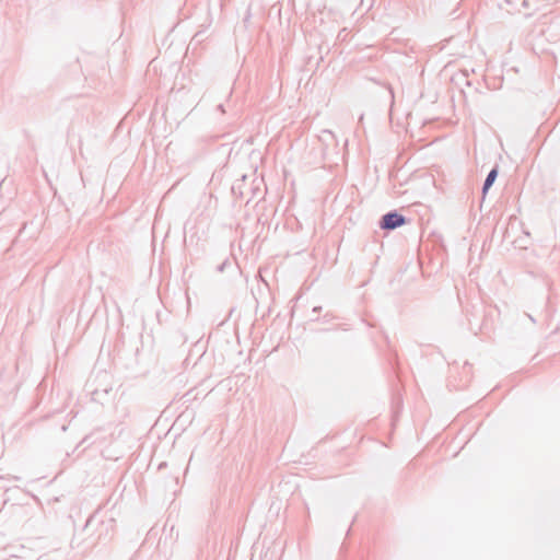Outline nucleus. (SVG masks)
<instances>
[{"label":"nucleus","mask_w":560,"mask_h":560,"mask_svg":"<svg viewBox=\"0 0 560 560\" xmlns=\"http://www.w3.org/2000/svg\"><path fill=\"white\" fill-rule=\"evenodd\" d=\"M115 526L114 517L97 510L86 520L82 532L88 535V538L91 539L90 545L93 546L109 540L115 533Z\"/></svg>","instance_id":"f257e3e1"},{"label":"nucleus","mask_w":560,"mask_h":560,"mask_svg":"<svg viewBox=\"0 0 560 560\" xmlns=\"http://www.w3.org/2000/svg\"><path fill=\"white\" fill-rule=\"evenodd\" d=\"M406 222L405 218L398 213H387V230L395 229Z\"/></svg>","instance_id":"f03ea898"},{"label":"nucleus","mask_w":560,"mask_h":560,"mask_svg":"<svg viewBox=\"0 0 560 560\" xmlns=\"http://www.w3.org/2000/svg\"><path fill=\"white\" fill-rule=\"evenodd\" d=\"M112 388L110 387H105L103 389H100V388H94L92 392H91V396H92V399L94 401H101L102 399V396L103 395H107L109 393Z\"/></svg>","instance_id":"7ed1b4c3"},{"label":"nucleus","mask_w":560,"mask_h":560,"mask_svg":"<svg viewBox=\"0 0 560 560\" xmlns=\"http://www.w3.org/2000/svg\"><path fill=\"white\" fill-rule=\"evenodd\" d=\"M497 175H498V172L497 170H492L489 174H488V177L485 182V186H483V192H486L490 186L493 184V182L497 178Z\"/></svg>","instance_id":"20e7f679"},{"label":"nucleus","mask_w":560,"mask_h":560,"mask_svg":"<svg viewBox=\"0 0 560 560\" xmlns=\"http://www.w3.org/2000/svg\"><path fill=\"white\" fill-rule=\"evenodd\" d=\"M320 140L326 141L328 139L334 140L335 135L330 130H323L322 136L319 137Z\"/></svg>","instance_id":"39448f33"},{"label":"nucleus","mask_w":560,"mask_h":560,"mask_svg":"<svg viewBox=\"0 0 560 560\" xmlns=\"http://www.w3.org/2000/svg\"><path fill=\"white\" fill-rule=\"evenodd\" d=\"M385 224H386V221H385V214H383L380 220H378V226L382 231H385Z\"/></svg>","instance_id":"423d86ee"},{"label":"nucleus","mask_w":560,"mask_h":560,"mask_svg":"<svg viewBox=\"0 0 560 560\" xmlns=\"http://www.w3.org/2000/svg\"><path fill=\"white\" fill-rule=\"evenodd\" d=\"M378 236L380 235L376 233L374 236V242L380 243V250L382 252L383 250V242L381 240H378Z\"/></svg>","instance_id":"0eeeda50"},{"label":"nucleus","mask_w":560,"mask_h":560,"mask_svg":"<svg viewBox=\"0 0 560 560\" xmlns=\"http://www.w3.org/2000/svg\"><path fill=\"white\" fill-rule=\"evenodd\" d=\"M320 310H322L320 306L313 307V310H312L313 316H316V314H318L320 312Z\"/></svg>","instance_id":"6e6552de"},{"label":"nucleus","mask_w":560,"mask_h":560,"mask_svg":"<svg viewBox=\"0 0 560 560\" xmlns=\"http://www.w3.org/2000/svg\"><path fill=\"white\" fill-rule=\"evenodd\" d=\"M320 310H322L320 306L313 307V310H312L313 316H316V314H318L320 312Z\"/></svg>","instance_id":"1a4fd4ad"},{"label":"nucleus","mask_w":560,"mask_h":560,"mask_svg":"<svg viewBox=\"0 0 560 560\" xmlns=\"http://www.w3.org/2000/svg\"><path fill=\"white\" fill-rule=\"evenodd\" d=\"M71 545H72V547H80V544L75 542V537L71 540Z\"/></svg>","instance_id":"9d476101"},{"label":"nucleus","mask_w":560,"mask_h":560,"mask_svg":"<svg viewBox=\"0 0 560 560\" xmlns=\"http://www.w3.org/2000/svg\"><path fill=\"white\" fill-rule=\"evenodd\" d=\"M88 441H89V436H85V438L81 441L80 445H84V444H86V443H88Z\"/></svg>","instance_id":"9b49d317"},{"label":"nucleus","mask_w":560,"mask_h":560,"mask_svg":"<svg viewBox=\"0 0 560 560\" xmlns=\"http://www.w3.org/2000/svg\"><path fill=\"white\" fill-rule=\"evenodd\" d=\"M218 109L221 110L222 113H224V107L222 104L218 105Z\"/></svg>","instance_id":"f8f14e48"},{"label":"nucleus","mask_w":560,"mask_h":560,"mask_svg":"<svg viewBox=\"0 0 560 560\" xmlns=\"http://www.w3.org/2000/svg\"><path fill=\"white\" fill-rule=\"evenodd\" d=\"M224 266H225V262H223L221 266H219L218 270H219V271H223Z\"/></svg>","instance_id":"ddd939ff"},{"label":"nucleus","mask_w":560,"mask_h":560,"mask_svg":"<svg viewBox=\"0 0 560 560\" xmlns=\"http://www.w3.org/2000/svg\"><path fill=\"white\" fill-rule=\"evenodd\" d=\"M102 377H103V378H107V377H108V375H107L106 373H103V374H102Z\"/></svg>","instance_id":"4468645a"},{"label":"nucleus","mask_w":560,"mask_h":560,"mask_svg":"<svg viewBox=\"0 0 560 560\" xmlns=\"http://www.w3.org/2000/svg\"><path fill=\"white\" fill-rule=\"evenodd\" d=\"M380 258H381V256L377 254V255H376V261H378V260H380Z\"/></svg>","instance_id":"2eb2a0df"}]
</instances>
